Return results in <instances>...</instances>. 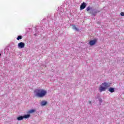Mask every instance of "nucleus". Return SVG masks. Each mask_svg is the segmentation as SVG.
<instances>
[{"label": "nucleus", "mask_w": 124, "mask_h": 124, "mask_svg": "<svg viewBox=\"0 0 124 124\" xmlns=\"http://www.w3.org/2000/svg\"><path fill=\"white\" fill-rule=\"evenodd\" d=\"M91 103H92L91 101H89V104H91Z\"/></svg>", "instance_id": "16"}, {"label": "nucleus", "mask_w": 124, "mask_h": 124, "mask_svg": "<svg viewBox=\"0 0 124 124\" xmlns=\"http://www.w3.org/2000/svg\"><path fill=\"white\" fill-rule=\"evenodd\" d=\"M0 56H1V54L0 53Z\"/></svg>", "instance_id": "17"}, {"label": "nucleus", "mask_w": 124, "mask_h": 124, "mask_svg": "<svg viewBox=\"0 0 124 124\" xmlns=\"http://www.w3.org/2000/svg\"><path fill=\"white\" fill-rule=\"evenodd\" d=\"M102 86H104V87L105 88H106V89H107V88H109V87H110V86H111V83H108H108L104 82L102 84Z\"/></svg>", "instance_id": "3"}, {"label": "nucleus", "mask_w": 124, "mask_h": 124, "mask_svg": "<svg viewBox=\"0 0 124 124\" xmlns=\"http://www.w3.org/2000/svg\"><path fill=\"white\" fill-rule=\"evenodd\" d=\"M120 15H121V16H124V12H121V13H120Z\"/></svg>", "instance_id": "15"}, {"label": "nucleus", "mask_w": 124, "mask_h": 124, "mask_svg": "<svg viewBox=\"0 0 124 124\" xmlns=\"http://www.w3.org/2000/svg\"><path fill=\"white\" fill-rule=\"evenodd\" d=\"M37 92L36 95L39 97H43L47 93V92L43 89H38L37 90Z\"/></svg>", "instance_id": "1"}, {"label": "nucleus", "mask_w": 124, "mask_h": 124, "mask_svg": "<svg viewBox=\"0 0 124 124\" xmlns=\"http://www.w3.org/2000/svg\"><path fill=\"white\" fill-rule=\"evenodd\" d=\"M91 9H92V8H91V7H90V6H88L86 10H87V11H90V10H91Z\"/></svg>", "instance_id": "13"}, {"label": "nucleus", "mask_w": 124, "mask_h": 124, "mask_svg": "<svg viewBox=\"0 0 124 124\" xmlns=\"http://www.w3.org/2000/svg\"><path fill=\"white\" fill-rule=\"evenodd\" d=\"M46 104H47L46 101H44L41 102V105H42V106H44L46 105Z\"/></svg>", "instance_id": "9"}, {"label": "nucleus", "mask_w": 124, "mask_h": 124, "mask_svg": "<svg viewBox=\"0 0 124 124\" xmlns=\"http://www.w3.org/2000/svg\"><path fill=\"white\" fill-rule=\"evenodd\" d=\"M18 47L19 49L25 47V43L23 42H20L18 44Z\"/></svg>", "instance_id": "4"}, {"label": "nucleus", "mask_w": 124, "mask_h": 124, "mask_svg": "<svg viewBox=\"0 0 124 124\" xmlns=\"http://www.w3.org/2000/svg\"><path fill=\"white\" fill-rule=\"evenodd\" d=\"M108 92H110V93H114V92H115V89L110 87L108 89Z\"/></svg>", "instance_id": "7"}, {"label": "nucleus", "mask_w": 124, "mask_h": 124, "mask_svg": "<svg viewBox=\"0 0 124 124\" xmlns=\"http://www.w3.org/2000/svg\"><path fill=\"white\" fill-rule=\"evenodd\" d=\"M96 41H97V40L96 39L91 40L89 42V44L91 46H93V45H94V44L96 43Z\"/></svg>", "instance_id": "2"}, {"label": "nucleus", "mask_w": 124, "mask_h": 124, "mask_svg": "<svg viewBox=\"0 0 124 124\" xmlns=\"http://www.w3.org/2000/svg\"><path fill=\"white\" fill-rule=\"evenodd\" d=\"M86 6H87V3H86L85 2H83L80 5V9H81V10L85 9V8H86Z\"/></svg>", "instance_id": "5"}, {"label": "nucleus", "mask_w": 124, "mask_h": 124, "mask_svg": "<svg viewBox=\"0 0 124 124\" xmlns=\"http://www.w3.org/2000/svg\"><path fill=\"white\" fill-rule=\"evenodd\" d=\"M20 39H22V36H18L17 38V40H20Z\"/></svg>", "instance_id": "14"}, {"label": "nucleus", "mask_w": 124, "mask_h": 124, "mask_svg": "<svg viewBox=\"0 0 124 124\" xmlns=\"http://www.w3.org/2000/svg\"><path fill=\"white\" fill-rule=\"evenodd\" d=\"M99 91L100 93H102V92H105V91H106V87L101 86L99 88Z\"/></svg>", "instance_id": "6"}, {"label": "nucleus", "mask_w": 124, "mask_h": 124, "mask_svg": "<svg viewBox=\"0 0 124 124\" xmlns=\"http://www.w3.org/2000/svg\"><path fill=\"white\" fill-rule=\"evenodd\" d=\"M24 119L23 116H19L17 118V121H22Z\"/></svg>", "instance_id": "8"}, {"label": "nucleus", "mask_w": 124, "mask_h": 124, "mask_svg": "<svg viewBox=\"0 0 124 124\" xmlns=\"http://www.w3.org/2000/svg\"><path fill=\"white\" fill-rule=\"evenodd\" d=\"M34 112H35V110H34V109H31V110L29 111V113L30 114H31L32 113H34Z\"/></svg>", "instance_id": "12"}, {"label": "nucleus", "mask_w": 124, "mask_h": 124, "mask_svg": "<svg viewBox=\"0 0 124 124\" xmlns=\"http://www.w3.org/2000/svg\"><path fill=\"white\" fill-rule=\"evenodd\" d=\"M30 114L25 115L23 116V119H28V118H30Z\"/></svg>", "instance_id": "10"}, {"label": "nucleus", "mask_w": 124, "mask_h": 124, "mask_svg": "<svg viewBox=\"0 0 124 124\" xmlns=\"http://www.w3.org/2000/svg\"><path fill=\"white\" fill-rule=\"evenodd\" d=\"M72 27L74 30H75L76 31H78V29H77V27H76V26L75 25H73Z\"/></svg>", "instance_id": "11"}]
</instances>
